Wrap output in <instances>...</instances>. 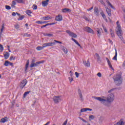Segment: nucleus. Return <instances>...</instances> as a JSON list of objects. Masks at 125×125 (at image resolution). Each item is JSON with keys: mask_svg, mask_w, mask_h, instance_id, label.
<instances>
[{"mask_svg": "<svg viewBox=\"0 0 125 125\" xmlns=\"http://www.w3.org/2000/svg\"><path fill=\"white\" fill-rule=\"evenodd\" d=\"M43 47H46L47 46H53V45H55V42H47L43 43Z\"/></svg>", "mask_w": 125, "mask_h": 125, "instance_id": "nucleus-7", "label": "nucleus"}, {"mask_svg": "<svg viewBox=\"0 0 125 125\" xmlns=\"http://www.w3.org/2000/svg\"><path fill=\"white\" fill-rule=\"evenodd\" d=\"M10 54L8 53V52H4V57L5 59H8V58L9 57Z\"/></svg>", "mask_w": 125, "mask_h": 125, "instance_id": "nucleus-20", "label": "nucleus"}, {"mask_svg": "<svg viewBox=\"0 0 125 125\" xmlns=\"http://www.w3.org/2000/svg\"><path fill=\"white\" fill-rule=\"evenodd\" d=\"M67 123H68V120L67 119L62 124V125H67Z\"/></svg>", "mask_w": 125, "mask_h": 125, "instance_id": "nucleus-57", "label": "nucleus"}, {"mask_svg": "<svg viewBox=\"0 0 125 125\" xmlns=\"http://www.w3.org/2000/svg\"><path fill=\"white\" fill-rule=\"evenodd\" d=\"M108 42L109 43H110L111 44H113V41H112L110 39H108Z\"/></svg>", "mask_w": 125, "mask_h": 125, "instance_id": "nucleus-58", "label": "nucleus"}, {"mask_svg": "<svg viewBox=\"0 0 125 125\" xmlns=\"http://www.w3.org/2000/svg\"><path fill=\"white\" fill-rule=\"evenodd\" d=\"M36 23H37V24H40L41 25H42V24H43V22H42V21H36Z\"/></svg>", "mask_w": 125, "mask_h": 125, "instance_id": "nucleus-48", "label": "nucleus"}, {"mask_svg": "<svg viewBox=\"0 0 125 125\" xmlns=\"http://www.w3.org/2000/svg\"><path fill=\"white\" fill-rule=\"evenodd\" d=\"M62 51H63V52H64L65 54H67L68 53V49H67V48H66L65 47H63L62 48Z\"/></svg>", "mask_w": 125, "mask_h": 125, "instance_id": "nucleus-35", "label": "nucleus"}, {"mask_svg": "<svg viewBox=\"0 0 125 125\" xmlns=\"http://www.w3.org/2000/svg\"><path fill=\"white\" fill-rule=\"evenodd\" d=\"M84 31L90 33V34H93V30L89 27L86 26L83 28Z\"/></svg>", "mask_w": 125, "mask_h": 125, "instance_id": "nucleus-8", "label": "nucleus"}, {"mask_svg": "<svg viewBox=\"0 0 125 125\" xmlns=\"http://www.w3.org/2000/svg\"><path fill=\"white\" fill-rule=\"evenodd\" d=\"M109 32L110 33L111 38L114 39L115 38V32H114V30H113L112 29H110Z\"/></svg>", "mask_w": 125, "mask_h": 125, "instance_id": "nucleus-19", "label": "nucleus"}, {"mask_svg": "<svg viewBox=\"0 0 125 125\" xmlns=\"http://www.w3.org/2000/svg\"><path fill=\"white\" fill-rule=\"evenodd\" d=\"M99 1H100V2H101V3H102V4L104 5V6H106V4H105V3L104 2V1H103V0H98Z\"/></svg>", "mask_w": 125, "mask_h": 125, "instance_id": "nucleus-43", "label": "nucleus"}, {"mask_svg": "<svg viewBox=\"0 0 125 125\" xmlns=\"http://www.w3.org/2000/svg\"><path fill=\"white\" fill-rule=\"evenodd\" d=\"M101 15H102V17H103V19L106 21V22H107L108 20H107V17H106V16L105 15V14H104V12L103 11H102L100 13Z\"/></svg>", "mask_w": 125, "mask_h": 125, "instance_id": "nucleus-16", "label": "nucleus"}, {"mask_svg": "<svg viewBox=\"0 0 125 125\" xmlns=\"http://www.w3.org/2000/svg\"><path fill=\"white\" fill-rule=\"evenodd\" d=\"M62 12L66 13V12H71V9L68 8H64L62 9Z\"/></svg>", "mask_w": 125, "mask_h": 125, "instance_id": "nucleus-23", "label": "nucleus"}, {"mask_svg": "<svg viewBox=\"0 0 125 125\" xmlns=\"http://www.w3.org/2000/svg\"><path fill=\"white\" fill-rule=\"evenodd\" d=\"M53 24L54 23H47L45 25H42L41 26V28H45V27H46L47 26H50L51 25H53Z\"/></svg>", "mask_w": 125, "mask_h": 125, "instance_id": "nucleus-34", "label": "nucleus"}, {"mask_svg": "<svg viewBox=\"0 0 125 125\" xmlns=\"http://www.w3.org/2000/svg\"><path fill=\"white\" fill-rule=\"evenodd\" d=\"M81 113H83V112H86V108H82L81 110Z\"/></svg>", "mask_w": 125, "mask_h": 125, "instance_id": "nucleus-47", "label": "nucleus"}, {"mask_svg": "<svg viewBox=\"0 0 125 125\" xmlns=\"http://www.w3.org/2000/svg\"><path fill=\"white\" fill-rule=\"evenodd\" d=\"M105 1H106L107 4H108L109 5V6H110V7L111 8H112V9H115V7H114L113 5H112V4L110 2V1H109L108 0H105Z\"/></svg>", "mask_w": 125, "mask_h": 125, "instance_id": "nucleus-26", "label": "nucleus"}, {"mask_svg": "<svg viewBox=\"0 0 125 125\" xmlns=\"http://www.w3.org/2000/svg\"><path fill=\"white\" fill-rule=\"evenodd\" d=\"M24 18H25V16L22 15L21 16H20V18L19 19H18V21L23 20V19H24Z\"/></svg>", "mask_w": 125, "mask_h": 125, "instance_id": "nucleus-38", "label": "nucleus"}, {"mask_svg": "<svg viewBox=\"0 0 125 125\" xmlns=\"http://www.w3.org/2000/svg\"><path fill=\"white\" fill-rule=\"evenodd\" d=\"M94 13L96 16H99L100 14L99 13V9L97 8V7H95L94 8Z\"/></svg>", "mask_w": 125, "mask_h": 125, "instance_id": "nucleus-10", "label": "nucleus"}, {"mask_svg": "<svg viewBox=\"0 0 125 125\" xmlns=\"http://www.w3.org/2000/svg\"><path fill=\"white\" fill-rule=\"evenodd\" d=\"M104 120V118H103V117L101 116L99 119V124H102V122H103Z\"/></svg>", "mask_w": 125, "mask_h": 125, "instance_id": "nucleus-31", "label": "nucleus"}, {"mask_svg": "<svg viewBox=\"0 0 125 125\" xmlns=\"http://www.w3.org/2000/svg\"><path fill=\"white\" fill-rule=\"evenodd\" d=\"M86 111H92V109L89 108H86Z\"/></svg>", "mask_w": 125, "mask_h": 125, "instance_id": "nucleus-61", "label": "nucleus"}, {"mask_svg": "<svg viewBox=\"0 0 125 125\" xmlns=\"http://www.w3.org/2000/svg\"><path fill=\"white\" fill-rule=\"evenodd\" d=\"M3 29H4V24H3L2 25V27H1V28L0 29V32H3Z\"/></svg>", "mask_w": 125, "mask_h": 125, "instance_id": "nucleus-49", "label": "nucleus"}, {"mask_svg": "<svg viewBox=\"0 0 125 125\" xmlns=\"http://www.w3.org/2000/svg\"><path fill=\"white\" fill-rule=\"evenodd\" d=\"M117 27V29H116V32L117 34H118V35H120V33L123 32V31H122V28H121V25H120V22H119V21H118L116 22Z\"/></svg>", "mask_w": 125, "mask_h": 125, "instance_id": "nucleus-3", "label": "nucleus"}, {"mask_svg": "<svg viewBox=\"0 0 125 125\" xmlns=\"http://www.w3.org/2000/svg\"><path fill=\"white\" fill-rule=\"evenodd\" d=\"M102 31V29H98L97 30V35L98 38H100V36H101V31Z\"/></svg>", "mask_w": 125, "mask_h": 125, "instance_id": "nucleus-21", "label": "nucleus"}, {"mask_svg": "<svg viewBox=\"0 0 125 125\" xmlns=\"http://www.w3.org/2000/svg\"><path fill=\"white\" fill-rule=\"evenodd\" d=\"M78 93L79 95V97L81 101H83V94H82V91L80 89H78Z\"/></svg>", "mask_w": 125, "mask_h": 125, "instance_id": "nucleus-11", "label": "nucleus"}, {"mask_svg": "<svg viewBox=\"0 0 125 125\" xmlns=\"http://www.w3.org/2000/svg\"><path fill=\"white\" fill-rule=\"evenodd\" d=\"M3 46L0 44V52H2L3 51Z\"/></svg>", "mask_w": 125, "mask_h": 125, "instance_id": "nucleus-39", "label": "nucleus"}, {"mask_svg": "<svg viewBox=\"0 0 125 125\" xmlns=\"http://www.w3.org/2000/svg\"><path fill=\"white\" fill-rule=\"evenodd\" d=\"M16 0L12 1L11 4L12 7H15V5H16Z\"/></svg>", "mask_w": 125, "mask_h": 125, "instance_id": "nucleus-30", "label": "nucleus"}, {"mask_svg": "<svg viewBox=\"0 0 125 125\" xmlns=\"http://www.w3.org/2000/svg\"><path fill=\"white\" fill-rule=\"evenodd\" d=\"M84 65L86 66V67H89L90 66V63L89 62V61H83V62Z\"/></svg>", "mask_w": 125, "mask_h": 125, "instance_id": "nucleus-22", "label": "nucleus"}, {"mask_svg": "<svg viewBox=\"0 0 125 125\" xmlns=\"http://www.w3.org/2000/svg\"><path fill=\"white\" fill-rule=\"evenodd\" d=\"M114 125H125V122L123 121V120H121Z\"/></svg>", "mask_w": 125, "mask_h": 125, "instance_id": "nucleus-18", "label": "nucleus"}, {"mask_svg": "<svg viewBox=\"0 0 125 125\" xmlns=\"http://www.w3.org/2000/svg\"><path fill=\"white\" fill-rule=\"evenodd\" d=\"M10 60L11 61L12 60H15V58H14L13 56H11L10 57Z\"/></svg>", "mask_w": 125, "mask_h": 125, "instance_id": "nucleus-54", "label": "nucleus"}, {"mask_svg": "<svg viewBox=\"0 0 125 125\" xmlns=\"http://www.w3.org/2000/svg\"><path fill=\"white\" fill-rule=\"evenodd\" d=\"M29 64H30V61L28 60L27 61L26 64L25 65V71L27 72L28 71V67H29Z\"/></svg>", "mask_w": 125, "mask_h": 125, "instance_id": "nucleus-24", "label": "nucleus"}, {"mask_svg": "<svg viewBox=\"0 0 125 125\" xmlns=\"http://www.w3.org/2000/svg\"><path fill=\"white\" fill-rule=\"evenodd\" d=\"M97 76H98V77H99V78H101V77H102V74H101V73L99 72V73L97 74Z\"/></svg>", "mask_w": 125, "mask_h": 125, "instance_id": "nucleus-53", "label": "nucleus"}, {"mask_svg": "<svg viewBox=\"0 0 125 125\" xmlns=\"http://www.w3.org/2000/svg\"><path fill=\"white\" fill-rule=\"evenodd\" d=\"M43 48H44V47H43V44L42 46H38L36 48V49H37L38 50H42Z\"/></svg>", "mask_w": 125, "mask_h": 125, "instance_id": "nucleus-32", "label": "nucleus"}, {"mask_svg": "<svg viewBox=\"0 0 125 125\" xmlns=\"http://www.w3.org/2000/svg\"><path fill=\"white\" fill-rule=\"evenodd\" d=\"M4 65L6 66V67H7V66H9V62L8 61H5Z\"/></svg>", "mask_w": 125, "mask_h": 125, "instance_id": "nucleus-37", "label": "nucleus"}, {"mask_svg": "<svg viewBox=\"0 0 125 125\" xmlns=\"http://www.w3.org/2000/svg\"><path fill=\"white\" fill-rule=\"evenodd\" d=\"M18 3H23L24 0H16Z\"/></svg>", "mask_w": 125, "mask_h": 125, "instance_id": "nucleus-42", "label": "nucleus"}, {"mask_svg": "<svg viewBox=\"0 0 125 125\" xmlns=\"http://www.w3.org/2000/svg\"><path fill=\"white\" fill-rule=\"evenodd\" d=\"M54 42H57L58 43H60V44L62 43V42H59V41H58L56 40H54Z\"/></svg>", "mask_w": 125, "mask_h": 125, "instance_id": "nucleus-60", "label": "nucleus"}, {"mask_svg": "<svg viewBox=\"0 0 125 125\" xmlns=\"http://www.w3.org/2000/svg\"><path fill=\"white\" fill-rule=\"evenodd\" d=\"M42 19L43 20H49L51 19V18H50V17H49V16H46V17H44L42 18Z\"/></svg>", "mask_w": 125, "mask_h": 125, "instance_id": "nucleus-33", "label": "nucleus"}, {"mask_svg": "<svg viewBox=\"0 0 125 125\" xmlns=\"http://www.w3.org/2000/svg\"><path fill=\"white\" fill-rule=\"evenodd\" d=\"M115 55L112 59H113V60H115L116 61H117V56H118V53L117 52L116 48L115 49Z\"/></svg>", "mask_w": 125, "mask_h": 125, "instance_id": "nucleus-25", "label": "nucleus"}, {"mask_svg": "<svg viewBox=\"0 0 125 125\" xmlns=\"http://www.w3.org/2000/svg\"><path fill=\"white\" fill-rule=\"evenodd\" d=\"M70 83H72L73 81H74V79L72 77L68 78Z\"/></svg>", "mask_w": 125, "mask_h": 125, "instance_id": "nucleus-50", "label": "nucleus"}, {"mask_svg": "<svg viewBox=\"0 0 125 125\" xmlns=\"http://www.w3.org/2000/svg\"><path fill=\"white\" fill-rule=\"evenodd\" d=\"M105 59L106 60V61L108 64V66H109V67L111 69H112L113 71H114V68H113V66H112V64H111V62H110V61L109 60V59H108L107 58H105Z\"/></svg>", "mask_w": 125, "mask_h": 125, "instance_id": "nucleus-15", "label": "nucleus"}, {"mask_svg": "<svg viewBox=\"0 0 125 125\" xmlns=\"http://www.w3.org/2000/svg\"><path fill=\"white\" fill-rule=\"evenodd\" d=\"M14 27H15V29H16L17 30H18V29H19L20 28V26L19 24L15 25Z\"/></svg>", "mask_w": 125, "mask_h": 125, "instance_id": "nucleus-44", "label": "nucleus"}, {"mask_svg": "<svg viewBox=\"0 0 125 125\" xmlns=\"http://www.w3.org/2000/svg\"><path fill=\"white\" fill-rule=\"evenodd\" d=\"M47 4H48V3L47 2V1H45V0H43L42 1V6L44 7V6H46V5H47Z\"/></svg>", "mask_w": 125, "mask_h": 125, "instance_id": "nucleus-28", "label": "nucleus"}, {"mask_svg": "<svg viewBox=\"0 0 125 125\" xmlns=\"http://www.w3.org/2000/svg\"><path fill=\"white\" fill-rule=\"evenodd\" d=\"M95 54H96V58L97 59V61L98 62L101 61V60H100V56H99V55L98 54H97V53H96Z\"/></svg>", "mask_w": 125, "mask_h": 125, "instance_id": "nucleus-36", "label": "nucleus"}, {"mask_svg": "<svg viewBox=\"0 0 125 125\" xmlns=\"http://www.w3.org/2000/svg\"><path fill=\"white\" fill-rule=\"evenodd\" d=\"M114 83L116 85L120 86L123 83V77L121 74H116L113 77Z\"/></svg>", "mask_w": 125, "mask_h": 125, "instance_id": "nucleus-2", "label": "nucleus"}, {"mask_svg": "<svg viewBox=\"0 0 125 125\" xmlns=\"http://www.w3.org/2000/svg\"><path fill=\"white\" fill-rule=\"evenodd\" d=\"M43 63L42 61L37 62L36 63H31L30 64V68H33V67H38L40 64Z\"/></svg>", "mask_w": 125, "mask_h": 125, "instance_id": "nucleus-6", "label": "nucleus"}, {"mask_svg": "<svg viewBox=\"0 0 125 125\" xmlns=\"http://www.w3.org/2000/svg\"><path fill=\"white\" fill-rule=\"evenodd\" d=\"M24 37H31V34H28V33H25L24 34Z\"/></svg>", "mask_w": 125, "mask_h": 125, "instance_id": "nucleus-51", "label": "nucleus"}, {"mask_svg": "<svg viewBox=\"0 0 125 125\" xmlns=\"http://www.w3.org/2000/svg\"><path fill=\"white\" fill-rule=\"evenodd\" d=\"M75 76H76V78H79V77H80V74L79 73H78L77 72H76Z\"/></svg>", "mask_w": 125, "mask_h": 125, "instance_id": "nucleus-52", "label": "nucleus"}, {"mask_svg": "<svg viewBox=\"0 0 125 125\" xmlns=\"http://www.w3.org/2000/svg\"><path fill=\"white\" fill-rule=\"evenodd\" d=\"M83 19H85V20L86 21H89V19H88V18L86 17V16H83Z\"/></svg>", "mask_w": 125, "mask_h": 125, "instance_id": "nucleus-46", "label": "nucleus"}, {"mask_svg": "<svg viewBox=\"0 0 125 125\" xmlns=\"http://www.w3.org/2000/svg\"><path fill=\"white\" fill-rule=\"evenodd\" d=\"M55 20L56 21H62V20H63V17L62 16L59 15L58 16H56Z\"/></svg>", "mask_w": 125, "mask_h": 125, "instance_id": "nucleus-12", "label": "nucleus"}, {"mask_svg": "<svg viewBox=\"0 0 125 125\" xmlns=\"http://www.w3.org/2000/svg\"><path fill=\"white\" fill-rule=\"evenodd\" d=\"M30 91H27L25 92L24 94H23V97L24 98H25L26 97V95H28V94H29L30 93Z\"/></svg>", "mask_w": 125, "mask_h": 125, "instance_id": "nucleus-40", "label": "nucleus"}, {"mask_svg": "<svg viewBox=\"0 0 125 125\" xmlns=\"http://www.w3.org/2000/svg\"><path fill=\"white\" fill-rule=\"evenodd\" d=\"M93 9V7H91V8L88 9L87 10V11H91V10H92Z\"/></svg>", "mask_w": 125, "mask_h": 125, "instance_id": "nucleus-59", "label": "nucleus"}, {"mask_svg": "<svg viewBox=\"0 0 125 125\" xmlns=\"http://www.w3.org/2000/svg\"><path fill=\"white\" fill-rule=\"evenodd\" d=\"M92 97L96 100H98V101L101 102L102 104L105 105H107L106 102L111 104L114 102V100H115V94H114V93L109 94L107 97L106 99H102L100 97L93 96Z\"/></svg>", "mask_w": 125, "mask_h": 125, "instance_id": "nucleus-1", "label": "nucleus"}, {"mask_svg": "<svg viewBox=\"0 0 125 125\" xmlns=\"http://www.w3.org/2000/svg\"><path fill=\"white\" fill-rule=\"evenodd\" d=\"M103 29H104V32H105V33H107V28H106V27L103 26Z\"/></svg>", "mask_w": 125, "mask_h": 125, "instance_id": "nucleus-56", "label": "nucleus"}, {"mask_svg": "<svg viewBox=\"0 0 125 125\" xmlns=\"http://www.w3.org/2000/svg\"><path fill=\"white\" fill-rule=\"evenodd\" d=\"M95 117L93 115H90L89 116V119L90 121H91L92 120H94L95 119Z\"/></svg>", "mask_w": 125, "mask_h": 125, "instance_id": "nucleus-41", "label": "nucleus"}, {"mask_svg": "<svg viewBox=\"0 0 125 125\" xmlns=\"http://www.w3.org/2000/svg\"><path fill=\"white\" fill-rule=\"evenodd\" d=\"M53 101L54 103L56 104H58L59 102L61 101V96H55L53 97Z\"/></svg>", "mask_w": 125, "mask_h": 125, "instance_id": "nucleus-4", "label": "nucleus"}, {"mask_svg": "<svg viewBox=\"0 0 125 125\" xmlns=\"http://www.w3.org/2000/svg\"><path fill=\"white\" fill-rule=\"evenodd\" d=\"M47 37H53V34H48Z\"/></svg>", "mask_w": 125, "mask_h": 125, "instance_id": "nucleus-62", "label": "nucleus"}, {"mask_svg": "<svg viewBox=\"0 0 125 125\" xmlns=\"http://www.w3.org/2000/svg\"><path fill=\"white\" fill-rule=\"evenodd\" d=\"M28 82L27 81V80L24 79L22 81H21L20 84V88L21 89H23L24 87L26 86V84H27Z\"/></svg>", "mask_w": 125, "mask_h": 125, "instance_id": "nucleus-5", "label": "nucleus"}, {"mask_svg": "<svg viewBox=\"0 0 125 125\" xmlns=\"http://www.w3.org/2000/svg\"><path fill=\"white\" fill-rule=\"evenodd\" d=\"M5 8L6 9H7V10H10V9H11V7L9 5H5Z\"/></svg>", "mask_w": 125, "mask_h": 125, "instance_id": "nucleus-45", "label": "nucleus"}, {"mask_svg": "<svg viewBox=\"0 0 125 125\" xmlns=\"http://www.w3.org/2000/svg\"><path fill=\"white\" fill-rule=\"evenodd\" d=\"M71 40H72V41L74 42H75V43H76L77 44V45H78V46H80V47H82L81 46V44L80 43H79V42H78V41H77V40H76V39H75L74 38H72Z\"/></svg>", "mask_w": 125, "mask_h": 125, "instance_id": "nucleus-27", "label": "nucleus"}, {"mask_svg": "<svg viewBox=\"0 0 125 125\" xmlns=\"http://www.w3.org/2000/svg\"><path fill=\"white\" fill-rule=\"evenodd\" d=\"M26 14H27V15H28L29 16L32 17V15L31 14H32V11H31V10H28L27 11H26L25 12Z\"/></svg>", "mask_w": 125, "mask_h": 125, "instance_id": "nucleus-29", "label": "nucleus"}, {"mask_svg": "<svg viewBox=\"0 0 125 125\" xmlns=\"http://www.w3.org/2000/svg\"><path fill=\"white\" fill-rule=\"evenodd\" d=\"M12 16H16V13L13 12L12 14Z\"/></svg>", "mask_w": 125, "mask_h": 125, "instance_id": "nucleus-63", "label": "nucleus"}, {"mask_svg": "<svg viewBox=\"0 0 125 125\" xmlns=\"http://www.w3.org/2000/svg\"><path fill=\"white\" fill-rule=\"evenodd\" d=\"M66 33L68 34L69 36L72 37V38H77V35L74 32H71L70 30H66Z\"/></svg>", "mask_w": 125, "mask_h": 125, "instance_id": "nucleus-9", "label": "nucleus"}, {"mask_svg": "<svg viewBox=\"0 0 125 125\" xmlns=\"http://www.w3.org/2000/svg\"><path fill=\"white\" fill-rule=\"evenodd\" d=\"M117 36L120 38L121 40L123 42V43H125V40H124V38H123V32H120V34H117Z\"/></svg>", "mask_w": 125, "mask_h": 125, "instance_id": "nucleus-14", "label": "nucleus"}, {"mask_svg": "<svg viewBox=\"0 0 125 125\" xmlns=\"http://www.w3.org/2000/svg\"><path fill=\"white\" fill-rule=\"evenodd\" d=\"M38 9V6H37V5H33V9Z\"/></svg>", "mask_w": 125, "mask_h": 125, "instance_id": "nucleus-55", "label": "nucleus"}, {"mask_svg": "<svg viewBox=\"0 0 125 125\" xmlns=\"http://www.w3.org/2000/svg\"><path fill=\"white\" fill-rule=\"evenodd\" d=\"M8 121V118L7 117H4L0 120V123H2L3 124H4V123H6V122Z\"/></svg>", "mask_w": 125, "mask_h": 125, "instance_id": "nucleus-17", "label": "nucleus"}, {"mask_svg": "<svg viewBox=\"0 0 125 125\" xmlns=\"http://www.w3.org/2000/svg\"><path fill=\"white\" fill-rule=\"evenodd\" d=\"M83 125H91L90 124L87 123L83 124Z\"/></svg>", "mask_w": 125, "mask_h": 125, "instance_id": "nucleus-64", "label": "nucleus"}, {"mask_svg": "<svg viewBox=\"0 0 125 125\" xmlns=\"http://www.w3.org/2000/svg\"><path fill=\"white\" fill-rule=\"evenodd\" d=\"M105 9L106 11V13L108 15V16L110 17L112 15V11L111 9H109L108 7H105Z\"/></svg>", "mask_w": 125, "mask_h": 125, "instance_id": "nucleus-13", "label": "nucleus"}]
</instances>
